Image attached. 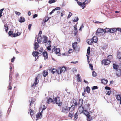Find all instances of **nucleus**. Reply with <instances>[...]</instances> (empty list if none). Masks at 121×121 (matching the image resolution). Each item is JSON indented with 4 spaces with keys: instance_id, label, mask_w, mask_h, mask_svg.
I'll use <instances>...</instances> for the list:
<instances>
[{
    "instance_id": "28",
    "label": "nucleus",
    "mask_w": 121,
    "mask_h": 121,
    "mask_svg": "<svg viewBox=\"0 0 121 121\" xmlns=\"http://www.w3.org/2000/svg\"><path fill=\"white\" fill-rule=\"evenodd\" d=\"M83 104V100L81 99H79V106H82Z\"/></svg>"
},
{
    "instance_id": "51",
    "label": "nucleus",
    "mask_w": 121,
    "mask_h": 121,
    "mask_svg": "<svg viewBox=\"0 0 121 121\" xmlns=\"http://www.w3.org/2000/svg\"><path fill=\"white\" fill-rule=\"evenodd\" d=\"M79 19L78 17H77L76 19H74L73 20V22H76Z\"/></svg>"
},
{
    "instance_id": "45",
    "label": "nucleus",
    "mask_w": 121,
    "mask_h": 121,
    "mask_svg": "<svg viewBox=\"0 0 121 121\" xmlns=\"http://www.w3.org/2000/svg\"><path fill=\"white\" fill-rule=\"evenodd\" d=\"M78 118V115L77 114V113H76L74 116V118L76 120Z\"/></svg>"
},
{
    "instance_id": "19",
    "label": "nucleus",
    "mask_w": 121,
    "mask_h": 121,
    "mask_svg": "<svg viewBox=\"0 0 121 121\" xmlns=\"http://www.w3.org/2000/svg\"><path fill=\"white\" fill-rule=\"evenodd\" d=\"M53 101L52 100V99L50 98L49 97V98L46 101V103L48 104H49L50 103L52 102L53 103Z\"/></svg>"
},
{
    "instance_id": "32",
    "label": "nucleus",
    "mask_w": 121,
    "mask_h": 121,
    "mask_svg": "<svg viewBox=\"0 0 121 121\" xmlns=\"http://www.w3.org/2000/svg\"><path fill=\"white\" fill-rule=\"evenodd\" d=\"M117 31L116 29L113 28H112L110 29V33H113L116 31Z\"/></svg>"
},
{
    "instance_id": "39",
    "label": "nucleus",
    "mask_w": 121,
    "mask_h": 121,
    "mask_svg": "<svg viewBox=\"0 0 121 121\" xmlns=\"http://www.w3.org/2000/svg\"><path fill=\"white\" fill-rule=\"evenodd\" d=\"M77 26L76 25H75L74 26V32H75V33H77V29L76 28Z\"/></svg>"
},
{
    "instance_id": "18",
    "label": "nucleus",
    "mask_w": 121,
    "mask_h": 121,
    "mask_svg": "<svg viewBox=\"0 0 121 121\" xmlns=\"http://www.w3.org/2000/svg\"><path fill=\"white\" fill-rule=\"evenodd\" d=\"M42 38L41 37V35H39V36L37 38V41L39 43H40L42 41Z\"/></svg>"
},
{
    "instance_id": "17",
    "label": "nucleus",
    "mask_w": 121,
    "mask_h": 121,
    "mask_svg": "<svg viewBox=\"0 0 121 121\" xmlns=\"http://www.w3.org/2000/svg\"><path fill=\"white\" fill-rule=\"evenodd\" d=\"M75 106L74 105H72L70 107H69V111L71 112L73 110L75 109Z\"/></svg>"
},
{
    "instance_id": "24",
    "label": "nucleus",
    "mask_w": 121,
    "mask_h": 121,
    "mask_svg": "<svg viewBox=\"0 0 121 121\" xmlns=\"http://www.w3.org/2000/svg\"><path fill=\"white\" fill-rule=\"evenodd\" d=\"M38 54H39L38 53V52H36L34 51L33 52V53H32V55H33V56L34 57H35L36 56H37Z\"/></svg>"
},
{
    "instance_id": "22",
    "label": "nucleus",
    "mask_w": 121,
    "mask_h": 121,
    "mask_svg": "<svg viewBox=\"0 0 121 121\" xmlns=\"http://www.w3.org/2000/svg\"><path fill=\"white\" fill-rule=\"evenodd\" d=\"M77 42H75L73 43L72 44V47L75 50L77 46Z\"/></svg>"
},
{
    "instance_id": "13",
    "label": "nucleus",
    "mask_w": 121,
    "mask_h": 121,
    "mask_svg": "<svg viewBox=\"0 0 121 121\" xmlns=\"http://www.w3.org/2000/svg\"><path fill=\"white\" fill-rule=\"evenodd\" d=\"M60 98L58 97H57L55 98L54 100L53 101V103H55L56 102V103H58V102L60 101Z\"/></svg>"
},
{
    "instance_id": "16",
    "label": "nucleus",
    "mask_w": 121,
    "mask_h": 121,
    "mask_svg": "<svg viewBox=\"0 0 121 121\" xmlns=\"http://www.w3.org/2000/svg\"><path fill=\"white\" fill-rule=\"evenodd\" d=\"M87 42L89 45H91L94 42L92 39H88L87 40Z\"/></svg>"
},
{
    "instance_id": "15",
    "label": "nucleus",
    "mask_w": 121,
    "mask_h": 121,
    "mask_svg": "<svg viewBox=\"0 0 121 121\" xmlns=\"http://www.w3.org/2000/svg\"><path fill=\"white\" fill-rule=\"evenodd\" d=\"M43 41L44 43H48V41H47L48 38L46 36H43Z\"/></svg>"
},
{
    "instance_id": "25",
    "label": "nucleus",
    "mask_w": 121,
    "mask_h": 121,
    "mask_svg": "<svg viewBox=\"0 0 121 121\" xmlns=\"http://www.w3.org/2000/svg\"><path fill=\"white\" fill-rule=\"evenodd\" d=\"M116 99L118 100H120L121 99V95H116Z\"/></svg>"
},
{
    "instance_id": "41",
    "label": "nucleus",
    "mask_w": 121,
    "mask_h": 121,
    "mask_svg": "<svg viewBox=\"0 0 121 121\" xmlns=\"http://www.w3.org/2000/svg\"><path fill=\"white\" fill-rule=\"evenodd\" d=\"M55 0H50L48 2V3H49L51 4L55 2Z\"/></svg>"
},
{
    "instance_id": "3",
    "label": "nucleus",
    "mask_w": 121,
    "mask_h": 121,
    "mask_svg": "<svg viewBox=\"0 0 121 121\" xmlns=\"http://www.w3.org/2000/svg\"><path fill=\"white\" fill-rule=\"evenodd\" d=\"M66 70V68L65 67H63L61 68L60 67L58 70V74H60L62 73H64Z\"/></svg>"
},
{
    "instance_id": "50",
    "label": "nucleus",
    "mask_w": 121,
    "mask_h": 121,
    "mask_svg": "<svg viewBox=\"0 0 121 121\" xmlns=\"http://www.w3.org/2000/svg\"><path fill=\"white\" fill-rule=\"evenodd\" d=\"M73 113H69V116L70 117H73Z\"/></svg>"
},
{
    "instance_id": "1",
    "label": "nucleus",
    "mask_w": 121,
    "mask_h": 121,
    "mask_svg": "<svg viewBox=\"0 0 121 121\" xmlns=\"http://www.w3.org/2000/svg\"><path fill=\"white\" fill-rule=\"evenodd\" d=\"M45 101H43L42 102V103H43V105L41 108L42 109V111L40 112L39 114L38 113L36 114V120H38L39 119L41 118L42 117V111L45 109L46 108V107L43 104L44 103Z\"/></svg>"
},
{
    "instance_id": "14",
    "label": "nucleus",
    "mask_w": 121,
    "mask_h": 121,
    "mask_svg": "<svg viewBox=\"0 0 121 121\" xmlns=\"http://www.w3.org/2000/svg\"><path fill=\"white\" fill-rule=\"evenodd\" d=\"M43 56L45 60L47 59L48 58V55L47 52L45 51L43 53Z\"/></svg>"
},
{
    "instance_id": "4",
    "label": "nucleus",
    "mask_w": 121,
    "mask_h": 121,
    "mask_svg": "<svg viewBox=\"0 0 121 121\" xmlns=\"http://www.w3.org/2000/svg\"><path fill=\"white\" fill-rule=\"evenodd\" d=\"M79 107L78 108L77 112L79 114L82 113L83 112L84 110V108L82 106H79Z\"/></svg>"
},
{
    "instance_id": "12",
    "label": "nucleus",
    "mask_w": 121,
    "mask_h": 121,
    "mask_svg": "<svg viewBox=\"0 0 121 121\" xmlns=\"http://www.w3.org/2000/svg\"><path fill=\"white\" fill-rule=\"evenodd\" d=\"M68 109L67 107H63L62 109V112H63L67 113L68 112Z\"/></svg>"
},
{
    "instance_id": "26",
    "label": "nucleus",
    "mask_w": 121,
    "mask_h": 121,
    "mask_svg": "<svg viewBox=\"0 0 121 121\" xmlns=\"http://www.w3.org/2000/svg\"><path fill=\"white\" fill-rule=\"evenodd\" d=\"M34 48L35 50L38 47L39 45L38 43L37 42H35L34 45Z\"/></svg>"
},
{
    "instance_id": "21",
    "label": "nucleus",
    "mask_w": 121,
    "mask_h": 121,
    "mask_svg": "<svg viewBox=\"0 0 121 121\" xmlns=\"http://www.w3.org/2000/svg\"><path fill=\"white\" fill-rule=\"evenodd\" d=\"M108 82V81L107 80H105L104 79L101 80V82L104 84H106Z\"/></svg>"
},
{
    "instance_id": "59",
    "label": "nucleus",
    "mask_w": 121,
    "mask_h": 121,
    "mask_svg": "<svg viewBox=\"0 0 121 121\" xmlns=\"http://www.w3.org/2000/svg\"><path fill=\"white\" fill-rule=\"evenodd\" d=\"M37 15L36 14H34L33 16V18H35L37 17Z\"/></svg>"
},
{
    "instance_id": "57",
    "label": "nucleus",
    "mask_w": 121,
    "mask_h": 121,
    "mask_svg": "<svg viewBox=\"0 0 121 121\" xmlns=\"http://www.w3.org/2000/svg\"><path fill=\"white\" fill-rule=\"evenodd\" d=\"M12 32L11 31H10L9 32L8 34L9 36H10L12 34Z\"/></svg>"
},
{
    "instance_id": "2",
    "label": "nucleus",
    "mask_w": 121,
    "mask_h": 121,
    "mask_svg": "<svg viewBox=\"0 0 121 121\" xmlns=\"http://www.w3.org/2000/svg\"><path fill=\"white\" fill-rule=\"evenodd\" d=\"M88 2V0H86L83 3L78 1L77 2V3L79 5L82 7V9H83L85 6V5Z\"/></svg>"
},
{
    "instance_id": "44",
    "label": "nucleus",
    "mask_w": 121,
    "mask_h": 121,
    "mask_svg": "<svg viewBox=\"0 0 121 121\" xmlns=\"http://www.w3.org/2000/svg\"><path fill=\"white\" fill-rule=\"evenodd\" d=\"M89 67L91 70H93V66L92 64H89Z\"/></svg>"
},
{
    "instance_id": "6",
    "label": "nucleus",
    "mask_w": 121,
    "mask_h": 121,
    "mask_svg": "<svg viewBox=\"0 0 121 121\" xmlns=\"http://www.w3.org/2000/svg\"><path fill=\"white\" fill-rule=\"evenodd\" d=\"M104 31V30L103 29L99 28L98 29L96 34L97 35H99L100 33L103 32Z\"/></svg>"
},
{
    "instance_id": "53",
    "label": "nucleus",
    "mask_w": 121,
    "mask_h": 121,
    "mask_svg": "<svg viewBox=\"0 0 121 121\" xmlns=\"http://www.w3.org/2000/svg\"><path fill=\"white\" fill-rule=\"evenodd\" d=\"M31 24H30L28 25V29L29 30H30L31 28Z\"/></svg>"
},
{
    "instance_id": "36",
    "label": "nucleus",
    "mask_w": 121,
    "mask_h": 121,
    "mask_svg": "<svg viewBox=\"0 0 121 121\" xmlns=\"http://www.w3.org/2000/svg\"><path fill=\"white\" fill-rule=\"evenodd\" d=\"M110 29L109 28H106L105 29L104 32L105 33L108 32H110Z\"/></svg>"
},
{
    "instance_id": "61",
    "label": "nucleus",
    "mask_w": 121,
    "mask_h": 121,
    "mask_svg": "<svg viewBox=\"0 0 121 121\" xmlns=\"http://www.w3.org/2000/svg\"><path fill=\"white\" fill-rule=\"evenodd\" d=\"M54 11L55 10L54 9L49 14L50 15H51L52 13H53L54 12Z\"/></svg>"
},
{
    "instance_id": "55",
    "label": "nucleus",
    "mask_w": 121,
    "mask_h": 121,
    "mask_svg": "<svg viewBox=\"0 0 121 121\" xmlns=\"http://www.w3.org/2000/svg\"><path fill=\"white\" fill-rule=\"evenodd\" d=\"M105 88L106 90H110L111 89V88L109 87L108 86H106Z\"/></svg>"
},
{
    "instance_id": "64",
    "label": "nucleus",
    "mask_w": 121,
    "mask_h": 121,
    "mask_svg": "<svg viewBox=\"0 0 121 121\" xmlns=\"http://www.w3.org/2000/svg\"><path fill=\"white\" fill-rule=\"evenodd\" d=\"M19 74L18 73H17L15 75V77L16 78L18 77L19 76Z\"/></svg>"
},
{
    "instance_id": "29",
    "label": "nucleus",
    "mask_w": 121,
    "mask_h": 121,
    "mask_svg": "<svg viewBox=\"0 0 121 121\" xmlns=\"http://www.w3.org/2000/svg\"><path fill=\"white\" fill-rule=\"evenodd\" d=\"M25 19L24 17H20V19L19 20V21L20 22H22L25 21Z\"/></svg>"
},
{
    "instance_id": "38",
    "label": "nucleus",
    "mask_w": 121,
    "mask_h": 121,
    "mask_svg": "<svg viewBox=\"0 0 121 121\" xmlns=\"http://www.w3.org/2000/svg\"><path fill=\"white\" fill-rule=\"evenodd\" d=\"M86 90L87 92L88 93H90V88L88 86H87L86 87Z\"/></svg>"
},
{
    "instance_id": "60",
    "label": "nucleus",
    "mask_w": 121,
    "mask_h": 121,
    "mask_svg": "<svg viewBox=\"0 0 121 121\" xmlns=\"http://www.w3.org/2000/svg\"><path fill=\"white\" fill-rule=\"evenodd\" d=\"M4 8H3L1 9L0 10V13H2L3 11L4 10Z\"/></svg>"
},
{
    "instance_id": "27",
    "label": "nucleus",
    "mask_w": 121,
    "mask_h": 121,
    "mask_svg": "<svg viewBox=\"0 0 121 121\" xmlns=\"http://www.w3.org/2000/svg\"><path fill=\"white\" fill-rule=\"evenodd\" d=\"M77 81L78 82H80L81 81V78L80 76V75L79 74H77Z\"/></svg>"
},
{
    "instance_id": "43",
    "label": "nucleus",
    "mask_w": 121,
    "mask_h": 121,
    "mask_svg": "<svg viewBox=\"0 0 121 121\" xmlns=\"http://www.w3.org/2000/svg\"><path fill=\"white\" fill-rule=\"evenodd\" d=\"M90 47H88L87 50V53L88 55L90 53Z\"/></svg>"
},
{
    "instance_id": "46",
    "label": "nucleus",
    "mask_w": 121,
    "mask_h": 121,
    "mask_svg": "<svg viewBox=\"0 0 121 121\" xmlns=\"http://www.w3.org/2000/svg\"><path fill=\"white\" fill-rule=\"evenodd\" d=\"M15 13L16 15L18 16L20 15L21 14L20 13L18 12L15 11Z\"/></svg>"
},
{
    "instance_id": "48",
    "label": "nucleus",
    "mask_w": 121,
    "mask_h": 121,
    "mask_svg": "<svg viewBox=\"0 0 121 121\" xmlns=\"http://www.w3.org/2000/svg\"><path fill=\"white\" fill-rule=\"evenodd\" d=\"M13 37H15L16 36H18V34L17 33H14L13 34Z\"/></svg>"
},
{
    "instance_id": "10",
    "label": "nucleus",
    "mask_w": 121,
    "mask_h": 121,
    "mask_svg": "<svg viewBox=\"0 0 121 121\" xmlns=\"http://www.w3.org/2000/svg\"><path fill=\"white\" fill-rule=\"evenodd\" d=\"M116 75L118 77L120 76L121 75V71L120 69H118L116 71Z\"/></svg>"
},
{
    "instance_id": "20",
    "label": "nucleus",
    "mask_w": 121,
    "mask_h": 121,
    "mask_svg": "<svg viewBox=\"0 0 121 121\" xmlns=\"http://www.w3.org/2000/svg\"><path fill=\"white\" fill-rule=\"evenodd\" d=\"M92 39L94 43H96L97 42L98 40L96 36H94L93 37Z\"/></svg>"
},
{
    "instance_id": "30",
    "label": "nucleus",
    "mask_w": 121,
    "mask_h": 121,
    "mask_svg": "<svg viewBox=\"0 0 121 121\" xmlns=\"http://www.w3.org/2000/svg\"><path fill=\"white\" fill-rule=\"evenodd\" d=\"M48 74V72L46 71H44L43 72V74L44 77H45Z\"/></svg>"
},
{
    "instance_id": "47",
    "label": "nucleus",
    "mask_w": 121,
    "mask_h": 121,
    "mask_svg": "<svg viewBox=\"0 0 121 121\" xmlns=\"http://www.w3.org/2000/svg\"><path fill=\"white\" fill-rule=\"evenodd\" d=\"M108 58L109 59H111L112 58V56L111 55H110L108 56Z\"/></svg>"
},
{
    "instance_id": "8",
    "label": "nucleus",
    "mask_w": 121,
    "mask_h": 121,
    "mask_svg": "<svg viewBox=\"0 0 121 121\" xmlns=\"http://www.w3.org/2000/svg\"><path fill=\"white\" fill-rule=\"evenodd\" d=\"M39 80L37 77H36L35 79V81L34 82V83L32 85V87H35V86L38 83Z\"/></svg>"
},
{
    "instance_id": "5",
    "label": "nucleus",
    "mask_w": 121,
    "mask_h": 121,
    "mask_svg": "<svg viewBox=\"0 0 121 121\" xmlns=\"http://www.w3.org/2000/svg\"><path fill=\"white\" fill-rule=\"evenodd\" d=\"M110 62V60L108 59L104 60L102 61V64H104L105 65H108Z\"/></svg>"
},
{
    "instance_id": "37",
    "label": "nucleus",
    "mask_w": 121,
    "mask_h": 121,
    "mask_svg": "<svg viewBox=\"0 0 121 121\" xmlns=\"http://www.w3.org/2000/svg\"><path fill=\"white\" fill-rule=\"evenodd\" d=\"M43 51V48L41 47L39 49V50L38 53L41 54V53H42Z\"/></svg>"
},
{
    "instance_id": "62",
    "label": "nucleus",
    "mask_w": 121,
    "mask_h": 121,
    "mask_svg": "<svg viewBox=\"0 0 121 121\" xmlns=\"http://www.w3.org/2000/svg\"><path fill=\"white\" fill-rule=\"evenodd\" d=\"M111 92V91H108L107 92V94L108 95H109L110 94Z\"/></svg>"
},
{
    "instance_id": "9",
    "label": "nucleus",
    "mask_w": 121,
    "mask_h": 121,
    "mask_svg": "<svg viewBox=\"0 0 121 121\" xmlns=\"http://www.w3.org/2000/svg\"><path fill=\"white\" fill-rule=\"evenodd\" d=\"M55 47H54V48L53 49L52 52L55 51V53L56 54L59 53L60 52V49L59 48H56L55 49Z\"/></svg>"
},
{
    "instance_id": "49",
    "label": "nucleus",
    "mask_w": 121,
    "mask_h": 121,
    "mask_svg": "<svg viewBox=\"0 0 121 121\" xmlns=\"http://www.w3.org/2000/svg\"><path fill=\"white\" fill-rule=\"evenodd\" d=\"M53 93L52 92H49L48 93V95L49 96H50V95L51 96V95H52Z\"/></svg>"
},
{
    "instance_id": "33",
    "label": "nucleus",
    "mask_w": 121,
    "mask_h": 121,
    "mask_svg": "<svg viewBox=\"0 0 121 121\" xmlns=\"http://www.w3.org/2000/svg\"><path fill=\"white\" fill-rule=\"evenodd\" d=\"M29 111L30 112V114L32 117V118L33 119L32 117L33 116L34 114L32 110L30 109Z\"/></svg>"
},
{
    "instance_id": "56",
    "label": "nucleus",
    "mask_w": 121,
    "mask_h": 121,
    "mask_svg": "<svg viewBox=\"0 0 121 121\" xmlns=\"http://www.w3.org/2000/svg\"><path fill=\"white\" fill-rule=\"evenodd\" d=\"M15 58V57H13V58L11 59V62H13Z\"/></svg>"
},
{
    "instance_id": "58",
    "label": "nucleus",
    "mask_w": 121,
    "mask_h": 121,
    "mask_svg": "<svg viewBox=\"0 0 121 121\" xmlns=\"http://www.w3.org/2000/svg\"><path fill=\"white\" fill-rule=\"evenodd\" d=\"M9 89L11 90L12 89V87L10 86V83H9Z\"/></svg>"
},
{
    "instance_id": "7",
    "label": "nucleus",
    "mask_w": 121,
    "mask_h": 121,
    "mask_svg": "<svg viewBox=\"0 0 121 121\" xmlns=\"http://www.w3.org/2000/svg\"><path fill=\"white\" fill-rule=\"evenodd\" d=\"M48 43H47V44L48 45V46L47 47V49L49 51L51 50V42L50 41H48Z\"/></svg>"
},
{
    "instance_id": "63",
    "label": "nucleus",
    "mask_w": 121,
    "mask_h": 121,
    "mask_svg": "<svg viewBox=\"0 0 121 121\" xmlns=\"http://www.w3.org/2000/svg\"><path fill=\"white\" fill-rule=\"evenodd\" d=\"M56 104H58L59 106H60L62 104V103L61 102H59L58 103H56Z\"/></svg>"
},
{
    "instance_id": "11",
    "label": "nucleus",
    "mask_w": 121,
    "mask_h": 121,
    "mask_svg": "<svg viewBox=\"0 0 121 121\" xmlns=\"http://www.w3.org/2000/svg\"><path fill=\"white\" fill-rule=\"evenodd\" d=\"M93 118V117L91 116L90 114L87 115V121H92V120Z\"/></svg>"
},
{
    "instance_id": "34",
    "label": "nucleus",
    "mask_w": 121,
    "mask_h": 121,
    "mask_svg": "<svg viewBox=\"0 0 121 121\" xmlns=\"http://www.w3.org/2000/svg\"><path fill=\"white\" fill-rule=\"evenodd\" d=\"M55 72L58 73V70L56 69H53L51 70V72L53 74H54Z\"/></svg>"
},
{
    "instance_id": "42",
    "label": "nucleus",
    "mask_w": 121,
    "mask_h": 121,
    "mask_svg": "<svg viewBox=\"0 0 121 121\" xmlns=\"http://www.w3.org/2000/svg\"><path fill=\"white\" fill-rule=\"evenodd\" d=\"M92 76L93 77H95L97 75V74L95 72L93 71L92 72Z\"/></svg>"
},
{
    "instance_id": "35",
    "label": "nucleus",
    "mask_w": 121,
    "mask_h": 121,
    "mask_svg": "<svg viewBox=\"0 0 121 121\" xmlns=\"http://www.w3.org/2000/svg\"><path fill=\"white\" fill-rule=\"evenodd\" d=\"M84 114L86 115L87 117V115H89V113L88 112H87V111L86 110H85L84 111H83V112Z\"/></svg>"
},
{
    "instance_id": "52",
    "label": "nucleus",
    "mask_w": 121,
    "mask_h": 121,
    "mask_svg": "<svg viewBox=\"0 0 121 121\" xmlns=\"http://www.w3.org/2000/svg\"><path fill=\"white\" fill-rule=\"evenodd\" d=\"M97 88H98V87L97 86H94L92 88V90H95V89H97Z\"/></svg>"
},
{
    "instance_id": "31",
    "label": "nucleus",
    "mask_w": 121,
    "mask_h": 121,
    "mask_svg": "<svg viewBox=\"0 0 121 121\" xmlns=\"http://www.w3.org/2000/svg\"><path fill=\"white\" fill-rule=\"evenodd\" d=\"M118 65L115 64H114L113 65V67L114 69H116L117 70V69L118 68Z\"/></svg>"
},
{
    "instance_id": "23",
    "label": "nucleus",
    "mask_w": 121,
    "mask_h": 121,
    "mask_svg": "<svg viewBox=\"0 0 121 121\" xmlns=\"http://www.w3.org/2000/svg\"><path fill=\"white\" fill-rule=\"evenodd\" d=\"M117 57L119 59H121V52H118L117 53Z\"/></svg>"
},
{
    "instance_id": "54",
    "label": "nucleus",
    "mask_w": 121,
    "mask_h": 121,
    "mask_svg": "<svg viewBox=\"0 0 121 121\" xmlns=\"http://www.w3.org/2000/svg\"><path fill=\"white\" fill-rule=\"evenodd\" d=\"M60 7H57L55 8L54 9L55 11V10H60Z\"/></svg>"
},
{
    "instance_id": "40",
    "label": "nucleus",
    "mask_w": 121,
    "mask_h": 121,
    "mask_svg": "<svg viewBox=\"0 0 121 121\" xmlns=\"http://www.w3.org/2000/svg\"><path fill=\"white\" fill-rule=\"evenodd\" d=\"M72 13L71 12H69V13L67 16V18H70V17L71 16H72Z\"/></svg>"
}]
</instances>
